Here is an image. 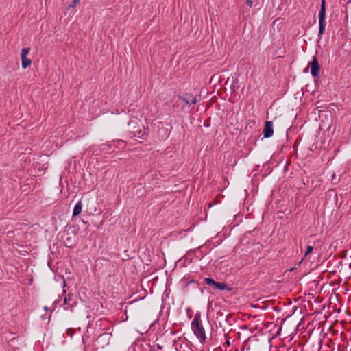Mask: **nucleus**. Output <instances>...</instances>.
<instances>
[{
  "instance_id": "9b49d317",
  "label": "nucleus",
  "mask_w": 351,
  "mask_h": 351,
  "mask_svg": "<svg viewBox=\"0 0 351 351\" xmlns=\"http://www.w3.org/2000/svg\"><path fill=\"white\" fill-rule=\"evenodd\" d=\"M313 250V247L308 245L307 246L306 251L305 252L304 256H306L308 254H309Z\"/></svg>"
},
{
  "instance_id": "9d476101",
  "label": "nucleus",
  "mask_w": 351,
  "mask_h": 351,
  "mask_svg": "<svg viewBox=\"0 0 351 351\" xmlns=\"http://www.w3.org/2000/svg\"><path fill=\"white\" fill-rule=\"evenodd\" d=\"M204 282H205V283L206 285H211V286H213L214 287H215V283H216V282L213 279H212L210 278H206L204 279Z\"/></svg>"
},
{
  "instance_id": "f257e3e1",
  "label": "nucleus",
  "mask_w": 351,
  "mask_h": 351,
  "mask_svg": "<svg viewBox=\"0 0 351 351\" xmlns=\"http://www.w3.org/2000/svg\"><path fill=\"white\" fill-rule=\"evenodd\" d=\"M191 330L201 343H204L206 339L204 328L201 321V315L199 313H195L191 322Z\"/></svg>"
},
{
  "instance_id": "423d86ee",
  "label": "nucleus",
  "mask_w": 351,
  "mask_h": 351,
  "mask_svg": "<svg viewBox=\"0 0 351 351\" xmlns=\"http://www.w3.org/2000/svg\"><path fill=\"white\" fill-rule=\"evenodd\" d=\"M263 134L265 138H269L273 136L274 130L271 121H267L265 122Z\"/></svg>"
},
{
  "instance_id": "f03ea898",
  "label": "nucleus",
  "mask_w": 351,
  "mask_h": 351,
  "mask_svg": "<svg viewBox=\"0 0 351 351\" xmlns=\"http://www.w3.org/2000/svg\"><path fill=\"white\" fill-rule=\"evenodd\" d=\"M326 15V1L322 0L321 1V9L319 12V33L322 34L324 33L325 29V19Z\"/></svg>"
},
{
  "instance_id": "2eb2a0df",
  "label": "nucleus",
  "mask_w": 351,
  "mask_h": 351,
  "mask_svg": "<svg viewBox=\"0 0 351 351\" xmlns=\"http://www.w3.org/2000/svg\"><path fill=\"white\" fill-rule=\"evenodd\" d=\"M118 143H119V144H121V145H123V146L125 145V142L123 141H119Z\"/></svg>"
},
{
  "instance_id": "39448f33",
  "label": "nucleus",
  "mask_w": 351,
  "mask_h": 351,
  "mask_svg": "<svg viewBox=\"0 0 351 351\" xmlns=\"http://www.w3.org/2000/svg\"><path fill=\"white\" fill-rule=\"evenodd\" d=\"M308 66L311 68V74L312 76L314 77H318L320 66L315 56L313 58V60L311 62H309Z\"/></svg>"
},
{
  "instance_id": "4468645a",
  "label": "nucleus",
  "mask_w": 351,
  "mask_h": 351,
  "mask_svg": "<svg viewBox=\"0 0 351 351\" xmlns=\"http://www.w3.org/2000/svg\"><path fill=\"white\" fill-rule=\"evenodd\" d=\"M252 0H247V5L250 7L252 6Z\"/></svg>"
},
{
  "instance_id": "dca6fc26",
  "label": "nucleus",
  "mask_w": 351,
  "mask_h": 351,
  "mask_svg": "<svg viewBox=\"0 0 351 351\" xmlns=\"http://www.w3.org/2000/svg\"><path fill=\"white\" fill-rule=\"evenodd\" d=\"M226 343H227L228 345H230V341L228 340V341H226Z\"/></svg>"
},
{
  "instance_id": "f3484780",
  "label": "nucleus",
  "mask_w": 351,
  "mask_h": 351,
  "mask_svg": "<svg viewBox=\"0 0 351 351\" xmlns=\"http://www.w3.org/2000/svg\"><path fill=\"white\" fill-rule=\"evenodd\" d=\"M234 351H239V350H238V349H236Z\"/></svg>"
},
{
  "instance_id": "f8f14e48",
  "label": "nucleus",
  "mask_w": 351,
  "mask_h": 351,
  "mask_svg": "<svg viewBox=\"0 0 351 351\" xmlns=\"http://www.w3.org/2000/svg\"><path fill=\"white\" fill-rule=\"evenodd\" d=\"M351 3V0H340V3L343 6H346L348 4Z\"/></svg>"
},
{
  "instance_id": "ddd939ff",
  "label": "nucleus",
  "mask_w": 351,
  "mask_h": 351,
  "mask_svg": "<svg viewBox=\"0 0 351 351\" xmlns=\"http://www.w3.org/2000/svg\"><path fill=\"white\" fill-rule=\"evenodd\" d=\"M80 0H73L71 4L69 7L71 8H75L76 5L80 2Z\"/></svg>"
},
{
  "instance_id": "0eeeda50",
  "label": "nucleus",
  "mask_w": 351,
  "mask_h": 351,
  "mask_svg": "<svg viewBox=\"0 0 351 351\" xmlns=\"http://www.w3.org/2000/svg\"><path fill=\"white\" fill-rule=\"evenodd\" d=\"M180 99L188 105L195 104L197 103L196 97L191 94H186L184 96L180 97Z\"/></svg>"
},
{
  "instance_id": "6e6552de",
  "label": "nucleus",
  "mask_w": 351,
  "mask_h": 351,
  "mask_svg": "<svg viewBox=\"0 0 351 351\" xmlns=\"http://www.w3.org/2000/svg\"><path fill=\"white\" fill-rule=\"evenodd\" d=\"M82 201L80 200L75 204V206L74 207L73 215V216H77V215H80L81 213V212H82Z\"/></svg>"
},
{
  "instance_id": "20e7f679",
  "label": "nucleus",
  "mask_w": 351,
  "mask_h": 351,
  "mask_svg": "<svg viewBox=\"0 0 351 351\" xmlns=\"http://www.w3.org/2000/svg\"><path fill=\"white\" fill-rule=\"evenodd\" d=\"M29 48H23L21 53V58L22 62V68L26 69L29 66L32 64V60L27 58V56L29 53Z\"/></svg>"
},
{
  "instance_id": "1a4fd4ad",
  "label": "nucleus",
  "mask_w": 351,
  "mask_h": 351,
  "mask_svg": "<svg viewBox=\"0 0 351 351\" xmlns=\"http://www.w3.org/2000/svg\"><path fill=\"white\" fill-rule=\"evenodd\" d=\"M215 288L219 289V290L228 289V285L226 283H223V282L221 283V282H216Z\"/></svg>"
},
{
  "instance_id": "7ed1b4c3",
  "label": "nucleus",
  "mask_w": 351,
  "mask_h": 351,
  "mask_svg": "<svg viewBox=\"0 0 351 351\" xmlns=\"http://www.w3.org/2000/svg\"><path fill=\"white\" fill-rule=\"evenodd\" d=\"M73 294L69 293L64 298V309L66 311H73V308L76 305L77 302L73 300Z\"/></svg>"
}]
</instances>
